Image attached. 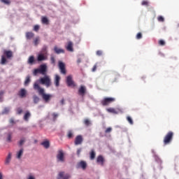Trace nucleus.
<instances>
[{
	"label": "nucleus",
	"instance_id": "21",
	"mask_svg": "<svg viewBox=\"0 0 179 179\" xmlns=\"http://www.w3.org/2000/svg\"><path fill=\"white\" fill-rule=\"evenodd\" d=\"M41 145L45 148L48 149L50 148V141L48 140H45L41 143Z\"/></svg>",
	"mask_w": 179,
	"mask_h": 179
},
{
	"label": "nucleus",
	"instance_id": "7",
	"mask_svg": "<svg viewBox=\"0 0 179 179\" xmlns=\"http://www.w3.org/2000/svg\"><path fill=\"white\" fill-rule=\"evenodd\" d=\"M84 138L82 135L76 136L74 143L76 145H80L83 143Z\"/></svg>",
	"mask_w": 179,
	"mask_h": 179
},
{
	"label": "nucleus",
	"instance_id": "42",
	"mask_svg": "<svg viewBox=\"0 0 179 179\" xmlns=\"http://www.w3.org/2000/svg\"><path fill=\"white\" fill-rule=\"evenodd\" d=\"M50 61L52 64L55 65L56 60L54 56H51Z\"/></svg>",
	"mask_w": 179,
	"mask_h": 179
},
{
	"label": "nucleus",
	"instance_id": "8",
	"mask_svg": "<svg viewBox=\"0 0 179 179\" xmlns=\"http://www.w3.org/2000/svg\"><path fill=\"white\" fill-rule=\"evenodd\" d=\"M87 167V164L85 162V161H80V162H78L76 165L77 169H82L83 170H85Z\"/></svg>",
	"mask_w": 179,
	"mask_h": 179
},
{
	"label": "nucleus",
	"instance_id": "30",
	"mask_svg": "<svg viewBox=\"0 0 179 179\" xmlns=\"http://www.w3.org/2000/svg\"><path fill=\"white\" fill-rule=\"evenodd\" d=\"M47 53H48V47L46 45H44L41 50V54L47 55Z\"/></svg>",
	"mask_w": 179,
	"mask_h": 179
},
{
	"label": "nucleus",
	"instance_id": "52",
	"mask_svg": "<svg viewBox=\"0 0 179 179\" xmlns=\"http://www.w3.org/2000/svg\"><path fill=\"white\" fill-rule=\"evenodd\" d=\"M82 152V148H80L77 150V155L80 157V152Z\"/></svg>",
	"mask_w": 179,
	"mask_h": 179
},
{
	"label": "nucleus",
	"instance_id": "34",
	"mask_svg": "<svg viewBox=\"0 0 179 179\" xmlns=\"http://www.w3.org/2000/svg\"><path fill=\"white\" fill-rule=\"evenodd\" d=\"M30 82H31L30 76H27L24 81V85L25 86L28 85Z\"/></svg>",
	"mask_w": 179,
	"mask_h": 179
},
{
	"label": "nucleus",
	"instance_id": "37",
	"mask_svg": "<svg viewBox=\"0 0 179 179\" xmlns=\"http://www.w3.org/2000/svg\"><path fill=\"white\" fill-rule=\"evenodd\" d=\"M38 73L41 74V69H40V68H38V69H35L34 70V76H36V75L38 74Z\"/></svg>",
	"mask_w": 179,
	"mask_h": 179
},
{
	"label": "nucleus",
	"instance_id": "41",
	"mask_svg": "<svg viewBox=\"0 0 179 179\" xmlns=\"http://www.w3.org/2000/svg\"><path fill=\"white\" fill-rule=\"evenodd\" d=\"M1 2L3 3L4 4H6V5H10V0H1Z\"/></svg>",
	"mask_w": 179,
	"mask_h": 179
},
{
	"label": "nucleus",
	"instance_id": "46",
	"mask_svg": "<svg viewBox=\"0 0 179 179\" xmlns=\"http://www.w3.org/2000/svg\"><path fill=\"white\" fill-rule=\"evenodd\" d=\"M22 109L21 108H17V114L18 115H21L22 114Z\"/></svg>",
	"mask_w": 179,
	"mask_h": 179
},
{
	"label": "nucleus",
	"instance_id": "11",
	"mask_svg": "<svg viewBox=\"0 0 179 179\" xmlns=\"http://www.w3.org/2000/svg\"><path fill=\"white\" fill-rule=\"evenodd\" d=\"M39 69L41 71V74L45 75L48 70V66L45 64H43L40 66Z\"/></svg>",
	"mask_w": 179,
	"mask_h": 179
},
{
	"label": "nucleus",
	"instance_id": "9",
	"mask_svg": "<svg viewBox=\"0 0 179 179\" xmlns=\"http://www.w3.org/2000/svg\"><path fill=\"white\" fill-rule=\"evenodd\" d=\"M59 68L60 69V72L63 75L66 74L65 64L61 61L59 62Z\"/></svg>",
	"mask_w": 179,
	"mask_h": 179
},
{
	"label": "nucleus",
	"instance_id": "10",
	"mask_svg": "<svg viewBox=\"0 0 179 179\" xmlns=\"http://www.w3.org/2000/svg\"><path fill=\"white\" fill-rule=\"evenodd\" d=\"M71 178V175L69 173H66L64 172H59L57 179H69Z\"/></svg>",
	"mask_w": 179,
	"mask_h": 179
},
{
	"label": "nucleus",
	"instance_id": "43",
	"mask_svg": "<svg viewBox=\"0 0 179 179\" xmlns=\"http://www.w3.org/2000/svg\"><path fill=\"white\" fill-rule=\"evenodd\" d=\"M141 6H149V2L147 1H143V2H141Z\"/></svg>",
	"mask_w": 179,
	"mask_h": 179
},
{
	"label": "nucleus",
	"instance_id": "58",
	"mask_svg": "<svg viewBox=\"0 0 179 179\" xmlns=\"http://www.w3.org/2000/svg\"><path fill=\"white\" fill-rule=\"evenodd\" d=\"M0 179H3V175L0 173Z\"/></svg>",
	"mask_w": 179,
	"mask_h": 179
},
{
	"label": "nucleus",
	"instance_id": "5",
	"mask_svg": "<svg viewBox=\"0 0 179 179\" xmlns=\"http://www.w3.org/2000/svg\"><path fill=\"white\" fill-rule=\"evenodd\" d=\"M57 162L64 163L65 162L64 152L62 149L58 150L57 155Z\"/></svg>",
	"mask_w": 179,
	"mask_h": 179
},
{
	"label": "nucleus",
	"instance_id": "38",
	"mask_svg": "<svg viewBox=\"0 0 179 179\" xmlns=\"http://www.w3.org/2000/svg\"><path fill=\"white\" fill-rule=\"evenodd\" d=\"M84 123L87 127H89L91 124V122L89 119H85Z\"/></svg>",
	"mask_w": 179,
	"mask_h": 179
},
{
	"label": "nucleus",
	"instance_id": "54",
	"mask_svg": "<svg viewBox=\"0 0 179 179\" xmlns=\"http://www.w3.org/2000/svg\"><path fill=\"white\" fill-rule=\"evenodd\" d=\"M4 94V92L3 91H1L0 92V99H1V96Z\"/></svg>",
	"mask_w": 179,
	"mask_h": 179
},
{
	"label": "nucleus",
	"instance_id": "26",
	"mask_svg": "<svg viewBox=\"0 0 179 179\" xmlns=\"http://www.w3.org/2000/svg\"><path fill=\"white\" fill-rule=\"evenodd\" d=\"M55 51L57 54H61L64 52L63 49L59 48L57 46L55 47Z\"/></svg>",
	"mask_w": 179,
	"mask_h": 179
},
{
	"label": "nucleus",
	"instance_id": "51",
	"mask_svg": "<svg viewBox=\"0 0 179 179\" xmlns=\"http://www.w3.org/2000/svg\"><path fill=\"white\" fill-rule=\"evenodd\" d=\"M24 142H25V139L24 138H22L20 141V143H19L20 145L22 146L24 144Z\"/></svg>",
	"mask_w": 179,
	"mask_h": 179
},
{
	"label": "nucleus",
	"instance_id": "31",
	"mask_svg": "<svg viewBox=\"0 0 179 179\" xmlns=\"http://www.w3.org/2000/svg\"><path fill=\"white\" fill-rule=\"evenodd\" d=\"M10 112V108L8 107L4 108V109L2 111L3 115H8Z\"/></svg>",
	"mask_w": 179,
	"mask_h": 179
},
{
	"label": "nucleus",
	"instance_id": "36",
	"mask_svg": "<svg viewBox=\"0 0 179 179\" xmlns=\"http://www.w3.org/2000/svg\"><path fill=\"white\" fill-rule=\"evenodd\" d=\"M126 119L127 120V122H129V123H130V124H131V125L134 124V121H133L132 118L131 117V116H127L126 117Z\"/></svg>",
	"mask_w": 179,
	"mask_h": 179
},
{
	"label": "nucleus",
	"instance_id": "35",
	"mask_svg": "<svg viewBox=\"0 0 179 179\" xmlns=\"http://www.w3.org/2000/svg\"><path fill=\"white\" fill-rule=\"evenodd\" d=\"M40 42V38L39 36H37L34 40V43L35 46H37L39 44Z\"/></svg>",
	"mask_w": 179,
	"mask_h": 179
},
{
	"label": "nucleus",
	"instance_id": "4",
	"mask_svg": "<svg viewBox=\"0 0 179 179\" xmlns=\"http://www.w3.org/2000/svg\"><path fill=\"white\" fill-rule=\"evenodd\" d=\"M115 101V98L114 97H105L103 100H101V103L103 106H108Z\"/></svg>",
	"mask_w": 179,
	"mask_h": 179
},
{
	"label": "nucleus",
	"instance_id": "28",
	"mask_svg": "<svg viewBox=\"0 0 179 179\" xmlns=\"http://www.w3.org/2000/svg\"><path fill=\"white\" fill-rule=\"evenodd\" d=\"M33 100H34V103L35 104H37L40 101V98L37 95H34Z\"/></svg>",
	"mask_w": 179,
	"mask_h": 179
},
{
	"label": "nucleus",
	"instance_id": "32",
	"mask_svg": "<svg viewBox=\"0 0 179 179\" xmlns=\"http://www.w3.org/2000/svg\"><path fill=\"white\" fill-rule=\"evenodd\" d=\"M67 137L71 139L73 137V132L72 130H69L68 131V133H67Z\"/></svg>",
	"mask_w": 179,
	"mask_h": 179
},
{
	"label": "nucleus",
	"instance_id": "53",
	"mask_svg": "<svg viewBox=\"0 0 179 179\" xmlns=\"http://www.w3.org/2000/svg\"><path fill=\"white\" fill-rule=\"evenodd\" d=\"M96 69H97V65L95 64V65L94 66V67L92 68V72H95V71H96Z\"/></svg>",
	"mask_w": 179,
	"mask_h": 179
},
{
	"label": "nucleus",
	"instance_id": "14",
	"mask_svg": "<svg viewBox=\"0 0 179 179\" xmlns=\"http://www.w3.org/2000/svg\"><path fill=\"white\" fill-rule=\"evenodd\" d=\"M66 48L69 52H73V43H72V41L68 42V44Z\"/></svg>",
	"mask_w": 179,
	"mask_h": 179
},
{
	"label": "nucleus",
	"instance_id": "45",
	"mask_svg": "<svg viewBox=\"0 0 179 179\" xmlns=\"http://www.w3.org/2000/svg\"><path fill=\"white\" fill-rule=\"evenodd\" d=\"M39 28H40V26L38 25V24H36V25H35L34 27V31H38L39 30Z\"/></svg>",
	"mask_w": 179,
	"mask_h": 179
},
{
	"label": "nucleus",
	"instance_id": "19",
	"mask_svg": "<svg viewBox=\"0 0 179 179\" xmlns=\"http://www.w3.org/2000/svg\"><path fill=\"white\" fill-rule=\"evenodd\" d=\"M106 111L109 113L117 115L118 114V111L115 108H106Z\"/></svg>",
	"mask_w": 179,
	"mask_h": 179
},
{
	"label": "nucleus",
	"instance_id": "2",
	"mask_svg": "<svg viewBox=\"0 0 179 179\" xmlns=\"http://www.w3.org/2000/svg\"><path fill=\"white\" fill-rule=\"evenodd\" d=\"M173 131H168V133H166V134L165 135V137H164V145H167L170 144L173 140Z\"/></svg>",
	"mask_w": 179,
	"mask_h": 179
},
{
	"label": "nucleus",
	"instance_id": "15",
	"mask_svg": "<svg viewBox=\"0 0 179 179\" xmlns=\"http://www.w3.org/2000/svg\"><path fill=\"white\" fill-rule=\"evenodd\" d=\"M3 54L7 57V59H10L13 57V52L11 50H5Z\"/></svg>",
	"mask_w": 179,
	"mask_h": 179
},
{
	"label": "nucleus",
	"instance_id": "13",
	"mask_svg": "<svg viewBox=\"0 0 179 179\" xmlns=\"http://www.w3.org/2000/svg\"><path fill=\"white\" fill-rule=\"evenodd\" d=\"M18 95L20 98H25L27 96V90L24 88H22L18 92Z\"/></svg>",
	"mask_w": 179,
	"mask_h": 179
},
{
	"label": "nucleus",
	"instance_id": "18",
	"mask_svg": "<svg viewBox=\"0 0 179 179\" xmlns=\"http://www.w3.org/2000/svg\"><path fill=\"white\" fill-rule=\"evenodd\" d=\"M104 158L102 155H99L97 157V163L101 164V166L104 165Z\"/></svg>",
	"mask_w": 179,
	"mask_h": 179
},
{
	"label": "nucleus",
	"instance_id": "16",
	"mask_svg": "<svg viewBox=\"0 0 179 179\" xmlns=\"http://www.w3.org/2000/svg\"><path fill=\"white\" fill-rule=\"evenodd\" d=\"M60 80H61L60 76L58 74H56L55 77V84L57 87L59 86Z\"/></svg>",
	"mask_w": 179,
	"mask_h": 179
},
{
	"label": "nucleus",
	"instance_id": "20",
	"mask_svg": "<svg viewBox=\"0 0 179 179\" xmlns=\"http://www.w3.org/2000/svg\"><path fill=\"white\" fill-rule=\"evenodd\" d=\"M34 37V34L31 31H27L26 33V38L27 40H31Z\"/></svg>",
	"mask_w": 179,
	"mask_h": 179
},
{
	"label": "nucleus",
	"instance_id": "44",
	"mask_svg": "<svg viewBox=\"0 0 179 179\" xmlns=\"http://www.w3.org/2000/svg\"><path fill=\"white\" fill-rule=\"evenodd\" d=\"M158 22H164V18L163 17V16H158Z\"/></svg>",
	"mask_w": 179,
	"mask_h": 179
},
{
	"label": "nucleus",
	"instance_id": "47",
	"mask_svg": "<svg viewBox=\"0 0 179 179\" xmlns=\"http://www.w3.org/2000/svg\"><path fill=\"white\" fill-rule=\"evenodd\" d=\"M11 138H12L11 134H8V138H7V141L8 142H11Z\"/></svg>",
	"mask_w": 179,
	"mask_h": 179
},
{
	"label": "nucleus",
	"instance_id": "48",
	"mask_svg": "<svg viewBox=\"0 0 179 179\" xmlns=\"http://www.w3.org/2000/svg\"><path fill=\"white\" fill-rule=\"evenodd\" d=\"M102 54H103V51L102 50H97L96 51V55L97 56H101L102 55Z\"/></svg>",
	"mask_w": 179,
	"mask_h": 179
},
{
	"label": "nucleus",
	"instance_id": "3",
	"mask_svg": "<svg viewBox=\"0 0 179 179\" xmlns=\"http://www.w3.org/2000/svg\"><path fill=\"white\" fill-rule=\"evenodd\" d=\"M39 82L41 85H45L47 87L51 85V80L49 76H45L43 78H41Z\"/></svg>",
	"mask_w": 179,
	"mask_h": 179
},
{
	"label": "nucleus",
	"instance_id": "23",
	"mask_svg": "<svg viewBox=\"0 0 179 179\" xmlns=\"http://www.w3.org/2000/svg\"><path fill=\"white\" fill-rule=\"evenodd\" d=\"M35 62V58L34 56L31 55L29 57L27 63L30 65H33L34 63Z\"/></svg>",
	"mask_w": 179,
	"mask_h": 179
},
{
	"label": "nucleus",
	"instance_id": "50",
	"mask_svg": "<svg viewBox=\"0 0 179 179\" xmlns=\"http://www.w3.org/2000/svg\"><path fill=\"white\" fill-rule=\"evenodd\" d=\"M111 131H112V128L111 127L106 128V134L110 133Z\"/></svg>",
	"mask_w": 179,
	"mask_h": 179
},
{
	"label": "nucleus",
	"instance_id": "60",
	"mask_svg": "<svg viewBox=\"0 0 179 179\" xmlns=\"http://www.w3.org/2000/svg\"><path fill=\"white\" fill-rule=\"evenodd\" d=\"M141 79L144 80V79H145V77H141Z\"/></svg>",
	"mask_w": 179,
	"mask_h": 179
},
{
	"label": "nucleus",
	"instance_id": "25",
	"mask_svg": "<svg viewBox=\"0 0 179 179\" xmlns=\"http://www.w3.org/2000/svg\"><path fill=\"white\" fill-rule=\"evenodd\" d=\"M31 117V113L29 111H27L25 115H24V120L27 122L29 121V118Z\"/></svg>",
	"mask_w": 179,
	"mask_h": 179
},
{
	"label": "nucleus",
	"instance_id": "22",
	"mask_svg": "<svg viewBox=\"0 0 179 179\" xmlns=\"http://www.w3.org/2000/svg\"><path fill=\"white\" fill-rule=\"evenodd\" d=\"M12 158V154L11 152H9L8 155V157H6V161H5V164L8 165L10 162Z\"/></svg>",
	"mask_w": 179,
	"mask_h": 179
},
{
	"label": "nucleus",
	"instance_id": "59",
	"mask_svg": "<svg viewBox=\"0 0 179 179\" xmlns=\"http://www.w3.org/2000/svg\"><path fill=\"white\" fill-rule=\"evenodd\" d=\"M80 62H81L80 59H78V63H80Z\"/></svg>",
	"mask_w": 179,
	"mask_h": 179
},
{
	"label": "nucleus",
	"instance_id": "40",
	"mask_svg": "<svg viewBox=\"0 0 179 179\" xmlns=\"http://www.w3.org/2000/svg\"><path fill=\"white\" fill-rule=\"evenodd\" d=\"M158 44L161 46H164L166 45V42L164 40H159V41H158Z\"/></svg>",
	"mask_w": 179,
	"mask_h": 179
},
{
	"label": "nucleus",
	"instance_id": "17",
	"mask_svg": "<svg viewBox=\"0 0 179 179\" xmlns=\"http://www.w3.org/2000/svg\"><path fill=\"white\" fill-rule=\"evenodd\" d=\"M47 59V56L45 54L43 53H40L38 56V62H42V61H45Z\"/></svg>",
	"mask_w": 179,
	"mask_h": 179
},
{
	"label": "nucleus",
	"instance_id": "33",
	"mask_svg": "<svg viewBox=\"0 0 179 179\" xmlns=\"http://www.w3.org/2000/svg\"><path fill=\"white\" fill-rule=\"evenodd\" d=\"M6 63H7V59H6V58L5 57L4 55H2L1 64L2 65H5Z\"/></svg>",
	"mask_w": 179,
	"mask_h": 179
},
{
	"label": "nucleus",
	"instance_id": "55",
	"mask_svg": "<svg viewBox=\"0 0 179 179\" xmlns=\"http://www.w3.org/2000/svg\"><path fill=\"white\" fill-rule=\"evenodd\" d=\"M10 124H13V123H14V120H13V118H11V119L10 120Z\"/></svg>",
	"mask_w": 179,
	"mask_h": 179
},
{
	"label": "nucleus",
	"instance_id": "12",
	"mask_svg": "<svg viewBox=\"0 0 179 179\" xmlns=\"http://www.w3.org/2000/svg\"><path fill=\"white\" fill-rule=\"evenodd\" d=\"M85 92H86V87H85V86L81 85L80 87L79 88V90H78L79 95L83 96H85Z\"/></svg>",
	"mask_w": 179,
	"mask_h": 179
},
{
	"label": "nucleus",
	"instance_id": "29",
	"mask_svg": "<svg viewBox=\"0 0 179 179\" xmlns=\"http://www.w3.org/2000/svg\"><path fill=\"white\" fill-rule=\"evenodd\" d=\"M95 157H96V152L94 150H92L91 152H90V159H91V160H94L95 159Z\"/></svg>",
	"mask_w": 179,
	"mask_h": 179
},
{
	"label": "nucleus",
	"instance_id": "57",
	"mask_svg": "<svg viewBox=\"0 0 179 179\" xmlns=\"http://www.w3.org/2000/svg\"><path fill=\"white\" fill-rule=\"evenodd\" d=\"M61 103H62V105H64V99H62Z\"/></svg>",
	"mask_w": 179,
	"mask_h": 179
},
{
	"label": "nucleus",
	"instance_id": "39",
	"mask_svg": "<svg viewBox=\"0 0 179 179\" xmlns=\"http://www.w3.org/2000/svg\"><path fill=\"white\" fill-rule=\"evenodd\" d=\"M142 37H143L142 33H141V32L137 33V35L136 36V38L137 40L141 39Z\"/></svg>",
	"mask_w": 179,
	"mask_h": 179
},
{
	"label": "nucleus",
	"instance_id": "24",
	"mask_svg": "<svg viewBox=\"0 0 179 179\" xmlns=\"http://www.w3.org/2000/svg\"><path fill=\"white\" fill-rule=\"evenodd\" d=\"M24 149L21 148L17 152V158L20 159L22 158V156L23 155Z\"/></svg>",
	"mask_w": 179,
	"mask_h": 179
},
{
	"label": "nucleus",
	"instance_id": "6",
	"mask_svg": "<svg viewBox=\"0 0 179 179\" xmlns=\"http://www.w3.org/2000/svg\"><path fill=\"white\" fill-rule=\"evenodd\" d=\"M66 83H67L68 87H76V85L74 83V81L73 80V78H72L71 76H67Z\"/></svg>",
	"mask_w": 179,
	"mask_h": 179
},
{
	"label": "nucleus",
	"instance_id": "49",
	"mask_svg": "<svg viewBox=\"0 0 179 179\" xmlns=\"http://www.w3.org/2000/svg\"><path fill=\"white\" fill-rule=\"evenodd\" d=\"M58 116H59L58 113H52V117L54 120H55Z\"/></svg>",
	"mask_w": 179,
	"mask_h": 179
},
{
	"label": "nucleus",
	"instance_id": "1",
	"mask_svg": "<svg viewBox=\"0 0 179 179\" xmlns=\"http://www.w3.org/2000/svg\"><path fill=\"white\" fill-rule=\"evenodd\" d=\"M34 90L38 91L40 96H42L43 99L45 101V103H49L50 99L52 97V95L50 94H46L45 92L44 88L41 87L37 82H36L34 85Z\"/></svg>",
	"mask_w": 179,
	"mask_h": 179
},
{
	"label": "nucleus",
	"instance_id": "56",
	"mask_svg": "<svg viewBox=\"0 0 179 179\" xmlns=\"http://www.w3.org/2000/svg\"><path fill=\"white\" fill-rule=\"evenodd\" d=\"M28 179H35V178H34V176H29Z\"/></svg>",
	"mask_w": 179,
	"mask_h": 179
},
{
	"label": "nucleus",
	"instance_id": "27",
	"mask_svg": "<svg viewBox=\"0 0 179 179\" xmlns=\"http://www.w3.org/2000/svg\"><path fill=\"white\" fill-rule=\"evenodd\" d=\"M41 21L43 24H46V25L49 24V20L46 17H42Z\"/></svg>",
	"mask_w": 179,
	"mask_h": 179
}]
</instances>
